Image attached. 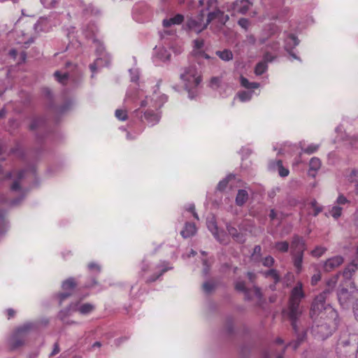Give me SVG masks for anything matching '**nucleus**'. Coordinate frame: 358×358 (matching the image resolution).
<instances>
[{"label": "nucleus", "instance_id": "obj_1", "mask_svg": "<svg viewBox=\"0 0 358 358\" xmlns=\"http://www.w3.org/2000/svg\"><path fill=\"white\" fill-rule=\"evenodd\" d=\"M304 297L303 284L301 282H297L291 291L287 308L283 310V314L290 321L292 329L296 336V340L288 344L294 350L306 338V331L301 329L300 327V317L303 313V308L300 303Z\"/></svg>", "mask_w": 358, "mask_h": 358}, {"label": "nucleus", "instance_id": "obj_2", "mask_svg": "<svg viewBox=\"0 0 358 358\" xmlns=\"http://www.w3.org/2000/svg\"><path fill=\"white\" fill-rule=\"evenodd\" d=\"M327 297V292H322L314 299L310 310V316L312 320L329 317L331 322L335 323V320L338 319V313L330 304L326 303Z\"/></svg>", "mask_w": 358, "mask_h": 358}, {"label": "nucleus", "instance_id": "obj_3", "mask_svg": "<svg viewBox=\"0 0 358 358\" xmlns=\"http://www.w3.org/2000/svg\"><path fill=\"white\" fill-rule=\"evenodd\" d=\"M167 100L168 97L166 94H159L155 90L151 97L146 96L145 99L141 102V107H148L143 115L148 124L152 126L159 122L161 116L154 109L160 108Z\"/></svg>", "mask_w": 358, "mask_h": 358}, {"label": "nucleus", "instance_id": "obj_4", "mask_svg": "<svg viewBox=\"0 0 358 358\" xmlns=\"http://www.w3.org/2000/svg\"><path fill=\"white\" fill-rule=\"evenodd\" d=\"M37 324L33 322H27L18 327L8 338V343L11 350H15L22 346L26 341L28 335L37 329Z\"/></svg>", "mask_w": 358, "mask_h": 358}, {"label": "nucleus", "instance_id": "obj_5", "mask_svg": "<svg viewBox=\"0 0 358 358\" xmlns=\"http://www.w3.org/2000/svg\"><path fill=\"white\" fill-rule=\"evenodd\" d=\"M313 320V324L311 327V333L313 336L317 339L324 340L332 334L338 324V319L335 320V323L331 322L329 317L323 319L317 318Z\"/></svg>", "mask_w": 358, "mask_h": 358}, {"label": "nucleus", "instance_id": "obj_6", "mask_svg": "<svg viewBox=\"0 0 358 358\" xmlns=\"http://www.w3.org/2000/svg\"><path fill=\"white\" fill-rule=\"evenodd\" d=\"M180 78L182 80L185 89L189 93V97L192 99L193 90L198 87L201 81L199 72L195 66H189L184 69L180 73Z\"/></svg>", "mask_w": 358, "mask_h": 358}, {"label": "nucleus", "instance_id": "obj_7", "mask_svg": "<svg viewBox=\"0 0 358 358\" xmlns=\"http://www.w3.org/2000/svg\"><path fill=\"white\" fill-rule=\"evenodd\" d=\"M94 310V306L90 303H85L80 304V303H71L69 306L64 309L61 310L59 313V317L62 321L64 320V319L70 315L72 313L74 312H79L81 315H88L91 313Z\"/></svg>", "mask_w": 358, "mask_h": 358}, {"label": "nucleus", "instance_id": "obj_8", "mask_svg": "<svg viewBox=\"0 0 358 358\" xmlns=\"http://www.w3.org/2000/svg\"><path fill=\"white\" fill-rule=\"evenodd\" d=\"M208 25L207 20H205L204 11L201 10L197 15L187 19L185 29L188 31L199 34L206 29Z\"/></svg>", "mask_w": 358, "mask_h": 358}, {"label": "nucleus", "instance_id": "obj_9", "mask_svg": "<svg viewBox=\"0 0 358 358\" xmlns=\"http://www.w3.org/2000/svg\"><path fill=\"white\" fill-rule=\"evenodd\" d=\"M235 289L244 294L245 299L250 301L254 297L257 298L259 301H261L263 299V294L261 292L260 288L254 286L252 289L248 288L245 286V282L241 280H237L235 282Z\"/></svg>", "mask_w": 358, "mask_h": 358}, {"label": "nucleus", "instance_id": "obj_10", "mask_svg": "<svg viewBox=\"0 0 358 358\" xmlns=\"http://www.w3.org/2000/svg\"><path fill=\"white\" fill-rule=\"evenodd\" d=\"M229 18V15L224 14L223 11L220 9H215L208 12L206 20L208 24H211L210 28L215 26L216 29H220L226 24Z\"/></svg>", "mask_w": 358, "mask_h": 358}, {"label": "nucleus", "instance_id": "obj_11", "mask_svg": "<svg viewBox=\"0 0 358 358\" xmlns=\"http://www.w3.org/2000/svg\"><path fill=\"white\" fill-rule=\"evenodd\" d=\"M184 16L182 14H177L169 19H164L162 22V25L166 29L160 32L161 38L164 40L168 36L174 37L176 36V31L173 29H169V28L172 25L182 24Z\"/></svg>", "mask_w": 358, "mask_h": 358}, {"label": "nucleus", "instance_id": "obj_12", "mask_svg": "<svg viewBox=\"0 0 358 358\" xmlns=\"http://www.w3.org/2000/svg\"><path fill=\"white\" fill-rule=\"evenodd\" d=\"M252 6V2L250 0L236 1L228 6L227 10L231 13V15L236 14L245 15Z\"/></svg>", "mask_w": 358, "mask_h": 358}, {"label": "nucleus", "instance_id": "obj_13", "mask_svg": "<svg viewBox=\"0 0 358 358\" xmlns=\"http://www.w3.org/2000/svg\"><path fill=\"white\" fill-rule=\"evenodd\" d=\"M284 35L285 38V49L286 51L289 52L290 56H292L295 59H299V58L293 53L291 50L294 48L296 45H299V41L298 38L293 34H289L287 32H285Z\"/></svg>", "mask_w": 358, "mask_h": 358}, {"label": "nucleus", "instance_id": "obj_14", "mask_svg": "<svg viewBox=\"0 0 358 358\" xmlns=\"http://www.w3.org/2000/svg\"><path fill=\"white\" fill-rule=\"evenodd\" d=\"M291 254L303 253L306 250V245L303 238L298 235H294L291 241Z\"/></svg>", "mask_w": 358, "mask_h": 358}, {"label": "nucleus", "instance_id": "obj_15", "mask_svg": "<svg viewBox=\"0 0 358 358\" xmlns=\"http://www.w3.org/2000/svg\"><path fill=\"white\" fill-rule=\"evenodd\" d=\"M76 286L75 280L72 278H70L67 279L66 280L64 281L62 283V289L66 291L63 293H60L59 294V304H62V302L67 298H69L71 293L69 292H67L69 290L72 291Z\"/></svg>", "mask_w": 358, "mask_h": 358}, {"label": "nucleus", "instance_id": "obj_16", "mask_svg": "<svg viewBox=\"0 0 358 358\" xmlns=\"http://www.w3.org/2000/svg\"><path fill=\"white\" fill-rule=\"evenodd\" d=\"M110 56L109 55H97L96 60L90 65V69L94 74L99 68L108 66L110 63Z\"/></svg>", "mask_w": 358, "mask_h": 358}, {"label": "nucleus", "instance_id": "obj_17", "mask_svg": "<svg viewBox=\"0 0 358 358\" xmlns=\"http://www.w3.org/2000/svg\"><path fill=\"white\" fill-rule=\"evenodd\" d=\"M337 296L338 300L343 308H348L353 301L352 294L345 288L339 290Z\"/></svg>", "mask_w": 358, "mask_h": 358}, {"label": "nucleus", "instance_id": "obj_18", "mask_svg": "<svg viewBox=\"0 0 358 358\" xmlns=\"http://www.w3.org/2000/svg\"><path fill=\"white\" fill-rule=\"evenodd\" d=\"M343 257L340 255L331 257L324 262V270L326 272H330L341 266L343 263Z\"/></svg>", "mask_w": 358, "mask_h": 358}, {"label": "nucleus", "instance_id": "obj_19", "mask_svg": "<svg viewBox=\"0 0 358 358\" xmlns=\"http://www.w3.org/2000/svg\"><path fill=\"white\" fill-rule=\"evenodd\" d=\"M226 227L229 234L235 241L240 243H243L245 241V237L244 234L239 233L236 228L231 226L230 224H227Z\"/></svg>", "mask_w": 358, "mask_h": 358}, {"label": "nucleus", "instance_id": "obj_20", "mask_svg": "<svg viewBox=\"0 0 358 358\" xmlns=\"http://www.w3.org/2000/svg\"><path fill=\"white\" fill-rule=\"evenodd\" d=\"M345 180L352 184H354L355 190L358 192V169H353L348 170L345 173Z\"/></svg>", "mask_w": 358, "mask_h": 358}, {"label": "nucleus", "instance_id": "obj_21", "mask_svg": "<svg viewBox=\"0 0 358 358\" xmlns=\"http://www.w3.org/2000/svg\"><path fill=\"white\" fill-rule=\"evenodd\" d=\"M158 268L160 269L159 273H155L148 279V282H154L157 280L161 275H162L164 273L173 268L172 266L169 265V263L167 262H162L157 266Z\"/></svg>", "mask_w": 358, "mask_h": 358}, {"label": "nucleus", "instance_id": "obj_22", "mask_svg": "<svg viewBox=\"0 0 358 358\" xmlns=\"http://www.w3.org/2000/svg\"><path fill=\"white\" fill-rule=\"evenodd\" d=\"M155 58L164 62L170 59L171 53L169 50L164 47H156Z\"/></svg>", "mask_w": 358, "mask_h": 358}, {"label": "nucleus", "instance_id": "obj_23", "mask_svg": "<svg viewBox=\"0 0 358 358\" xmlns=\"http://www.w3.org/2000/svg\"><path fill=\"white\" fill-rule=\"evenodd\" d=\"M340 274L337 273L331 277H330L327 281H326V288L323 292H327V296L334 290L335 288L338 280L339 278Z\"/></svg>", "mask_w": 358, "mask_h": 358}, {"label": "nucleus", "instance_id": "obj_24", "mask_svg": "<svg viewBox=\"0 0 358 358\" xmlns=\"http://www.w3.org/2000/svg\"><path fill=\"white\" fill-rule=\"evenodd\" d=\"M196 229L195 224L190 222H186L184 229L181 231L180 234L185 238H189L195 234Z\"/></svg>", "mask_w": 358, "mask_h": 358}, {"label": "nucleus", "instance_id": "obj_25", "mask_svg": "<svg viewBox=\"0 0 358 358\" xmlns=\"http://www.w3.org/2000/svg\"><path fill=\"white\" fill-rule=\"evenodd\" d=\"M292 257L294 266L296 272L300 273L302 269V263L303 259V253L291 254Z\"/></svg>", "mask_w": 358, "mask_h": 358}, {"label": "nucleus", "instance_id": "obj_26", "mask_svg": "<svg viewBox=\"0 0 358 358\" xmlns=\"http://www.w3.org/2000/svg\"><path fill=\"white\" fill-rule=\"evenodd\" d=\"M358 264L355 262L349 264L343 272V275L345 279H350L352 275L357 270Z\"/></svg>", "mask_w": 358, "mask_h": 358}, {"label": "nucleus", "instance_id": "obj_27", "mask_svg": "<svg viewBox=\"0 0 358 358\" xmlns=\"http://www.w3.org/2000/svg\"><path fill=\"white\" fill-rule=\"evenodd\" d=\"M138 99V91L136 90H129L127 92L124 103L127 106L130 103L135 102Z\"/></svg>", "mask_w": 358, "mask_h": 358}, {"label": "nucleus", "instance_id": "obj_28", "mask_svg": "<svg viewBox=\"0 0 358 358\" xmlns=\"http://www.w3.org/2000/svg\"><path fill=\"white\" fill-rule=\"evenodd\" d=\"M266 278H271L273 280L274 284H277L280 280V277L275 269H270L264 273ZM271 289L274 290L275 289V285H271Z\"/></svg>", "mask_w": 358, "mask_h": 358}, {"label": "nucleus", "instance_id": "obj_29", "mask_svg": "<svg viewBox=\"0 0 358 358\" xmlns=\"http://www.w3.org/2000/svg\"><path fill=\"white\" fill-rule=\"evenodd\" d=\"M215 55L224 62L231 61L234 57L232 52L229 49L217 50L215 52Z\"/></svg>", "mask_w": 358, "mask_h": 358}, {"label": "nucleus", "instance_id": "obj_30", "mask_svg": "<svg viewBox=\"0 0 358 358\" xmlns=\"http://www.w3.org/2000/svg\"><path fill=\"white\" fill-rule=\"evenodd\" d=\"M248 194L245 189H239L236 197V203L242 206L248 200Z\"/></svg>", "mask_w": 358, "mask_h": 358}, {"label": "nucleus", "instance_id": "obj_31", "mask_svg": "<svg viewBox=\"0 0 358 358\" xmlns=\"http://www.w3.org/2000/svg\"><path fill=\"white\" fill-rule=\"evenodd\" d=\"M25 170H20L17 173V177L13 182L10 189L13 191H17L20 189V180L25 176Z\"/></svg>", "mask_w": 358, "mask_h": 358}, {"label": "nucleus", "instance_id": "obj_32", "mask_svg": "<svg viewBox=\"0 0 358 358\" xmlns=\"http://www.w3.org/2000/svg\"><path fill=\"white\" fill-rule=\"evenodd\" d=\"M309 166H310L309 174L311 175L313 177H315V173L312 174L310 173V171H317L320 169L321 162H320V159L317 158V157L311 158V159L310 160Z\"/></svg>", "mask_w": 358, "mask_h": 358}, {"label": "nucleus", "instance_id": "obj_33", "mask_svg": "<svg viewBox=\"0 0 358 358\" xmlns=\"http://www.w3.org/2000/svg\"><path fill=\"white\" fill-rule=\"evenodd\" d=\"M241 85L246 89H257L259 87V84L255 82H250L247 78L241 76L240 78Z\"/></svg>", "mask_w": 358, "mask_h": 358}, {"label": "nucleus", "instance_id": "obj_34", "mask_svg": "<svg viewBox=\"0 0 358 358\" xmlns=\"http://www.w3.org/2000/svg\"><path fill=\"white\" fill-rule=\"evenodd\" d=\"M287 347V346L284 347L282 348V353H276L275 352H274L273 346V345L270 346L269 349L268 350H266L263 352L262 356L264 358H269L272 355H273L276 356L277 358H282V355L285 352V348Z\"/></svg>", "mask_w": 358, "mask_h": 358}, {"label": "nucleus", "instance_id": "obj_35", "mask_svg": "<svg viewBox=\"0 0 358 358\" xmlns=\"http://www.w3.org/2000/svg\"><path fill=\"white\" fill-rule=\"evenodd\" d=\"M45 125V121L43 117L34 118L30 124V129L35 130L39 128H43Z\"/></svg>", "mask_w": 358, "mask_h": 358}, {"label": "nucleus", "instance_id": "obj_36", "mask_svg": "<svg viewBox=\"0 0 358 358\" xmlns=\"http://www.w3.org/2000/svg\"><path fill=\"white\" fill-rule=\"evenodd\" d=\"M268 69V65L265 62L261 61L258 62L255 68V73L257 76H261Z\"/></svg>", "mask_w": 358, "mask_h": 358}, {"label": "nucleus", "instance_id": "obj_37", "mask_svg": "<svg viewBox=\"0 0 358 358\" xmlns=\"http://www.w3.org/2000/svg\"><path fill=\"white\" fill-rule=\"evenodd\" d=\"M214 237L217 241L224 245L227 244L229 241L228 235L223 230H219Z\"/></svg>", "mask_w": 358, "mask_h": 358}, {"label": "nucleus", "instance_id": "obj_38", "mask_svg": "<svg viewBox=\"0 0 358 358\" xmlns=\"http://www.w3.org/2000/svg\"><path fill=\"white\" fill-rule=\"evenodd\" d=\"M342 208L336 205L329 209L328 213H326L327 216H332L334 218L337 219L341 215Z\"/></svg>", "mask_w": 358, "mask_h": 358}, {"label": "nucleus", "instance_id": "obj_39", "mask_svg": "<svg viewBox=\"0 0 358 358\" xmlns=\"http://www.w3.org/2000/svg\"><path fill=\"white\" fill-rule=\"evenodd\" d=\"M55 79L62 85H66L69 80V73H61L60 71H57L54 73Z\"/></svg>", "mask_w": 358, "mask_h": 358}, {"label": "nucleus", "instance_id": "obj_40", "mask_svg": "<svg viewBox=\"0 0 358 358\" xmlns=\"http://www.w3.org/2000/svg\"><path fill=\"white\" fill-rule=\"evenodd\" d=\"M99 13L100 10L92 3H90L87 6H85L83 8V13L85 15H98Z\"/></svg>", "mask_w": 358, "mask_h": 358}, {"label": "nucleus", "instance_id": "obj_41", "mask_svg": "<svg viewBox=\"0 0 358 358\" xmlns=\"http://www.w3.org/2000/svg\"><path fill=\"white\" fill-rule=\"evenodd\" d=\"M93 42L96 47V55L101 56V55H108L107 52H106L105 48H104L103 45L99 41L94 39L93 41Z\"/></svg>", "mask_w": 358, "mask_h": 358}, {"label": "nucleus", "instance_id": "obj_42", "mask_svg": "<svg viewBox=\"0 0 358 358\" xmlns=\"http://www.w3.org/2000/svg\"><path fill=\"white\" fill-rule=\"evenodd\" d=\"M327 251V248L323 246H317L310 252V255L313 257L319 258L322 256Z\"/></svg>", "mask_w": 358, "mask_h": 358}, {"label": "nucleus", "instance_id": "obj_43", "mask_svg": "<svg viewBox=\"0 0 358 358\" xmlns=\"http://www.w3.org/2000/svg\"><path fill=\"white\" fill-rule=\"evenodd\" d=\"M115 115L117 119H118L119 120H121V121H125L128 117L127 111L125 108L124 109H122V108L117 109L115 112Z\"/></svg>", "mask_w": 358, "mask_h": 358}, {"label": "nucleus", "instance_id": "obj_44", "mask_svg": "<svg viewBox=\"0 0 358 358\" xmlns=\"http://www.w3.org/2000/svg\"><path fill=\"white\" fill-rule=\"evenodd\" d=\"M234 177V176L233 175H229L225 178L220 180L217 184V189L220 191H223L227 187L229 181Z\"/></svg>", "mask_w": 358, "mask_h": 358}, {"label": "nucleus", "instance_id": "obj_45", "mask_svg": "<svg viewBox=\"0 0 358 358\" xmlns=\"http://www.w3.org/2000/svg\"><path fill=\"white\" fill-rule=\"evenodd\" d=\"M252 94V92L241 91L238 94V96L241 101L245 102L250 101Z\"/></svg>", "mask_w": 358, "mask_h": 358}, {"label": "nucleus", "instance_id": "obj_46", "mask_svg": "<svg viewBox=\"0 0 358 358\" xmlns=\"http://www.w3.org/2000/svg\"><path fill=\"white\" fill-rule=\"evenodd\" d=\"M276 165L278 168V173L281 177H286L289 175V170L282 166V161L278 159L276 161Z\"/></svg>", "mask_w": 358, "mask_h": 358}, {"label": "nucleus", "instance_id": "obj_47", "mask_svg": "<svg viewBox=\"0 0 358 358\" xmlns=\"http://www.w3.org/2000/svg\"><path fill=\"white\" fill-rule=\"evenodd\" d=\"M61 0H41V3L47 8H52L57 7Z\"/></svg>", "mask_w": 358, "mask_h": 358}, {"label": "nucleus", "instance_id": "obj_48", "mask_svg": "<svg viewBox=\"0 0 358 358\" xmlns=\"http://www.w3.org/2000/svg\"><path fill=\"white\" fill-rule=\"evenodd\" d=\"M275 248L281 252H287L289 250V243L287 241L277 242Z\"/></svg>", "mask_w": 358, "mask_h": 358}, {"label": "nucleus", "instance_id": "obj_49", "mask_svg": "<svg viewBox=\"0 0 358 358\" xmlns=\"http://www.w3.org/2000/svg\"><path fill=\"white\" fill-rule=\"evenodd\" d=\"M207 227L212 233V234L213 235V236L217 234L219 229L217 226L215 221L213 219L208 220Z\"/></svg>", "mask_w": 358, "mask_h": 358}, {"label": "nucleus", "instance_id": "obj_50", "mask_svg": "<svg viewBox=\"0 0 358 358\" xmlns=\"http://www.w3.org/2000/svg\"><path fill=\"white\" fill-rule=\"evenodd\" d=\"M319 148V145L317 144H310L307 148H301L302 151L305 153H307L308 155H311L314 152H315Z\"/></svg>", "mask_w": 358, "mask_h": 358}, {"label": "nucleus", "instance_id": "obj_51", "mask_svg": "<svg viewBox=\"0 0 358 358\" xmlns=\"http://www.w3.org/2000/svg\"><path fill=\"white\" fill-rule=\"evenodd\" d=\"M311 207L313 209V216H317L322 210V207L318 205L316 200H313L310 202Z\"/></svg>", "mask_w": 358, "mask_h": 358}, {"label": "nucleus", "instance_id": "obj_52", "mask_svg": "<svg viewBox=\"0 0 358 358\" xmlns=\"http://www.w3.org/2000/svg\"><path fill=\"white\" fill-rule=\"evenodd\" d=\"M6 227V221L5 220L4 213L0 212V234H3L5 231Z\"/></svg>", "mask_w": 358, "mask_h": 358}, {"label": "nucleus", "instance_id": "obj_53", "mask_svg": "<svg viewBox=\"0 0 358 358\" xmlns=\"http://www.w3.org/2000/svg\"><path fill=\"white\" fill-rule=\"evenodd\" d=\"M275 262L274 259L268 255L262 259V264L266 267H271Z\"/></svg>", "mask_w": 358, "mask_h": 358}, {"label": "nucleus", "instance_id": "obj_54", "mask_svg": "<svg viewBox=\"0 0 358 358\" xmlns=\"http://www.w3.org/2000/svg\"><path fill=\"white\" fill-rule=\"evenodd\" d=\"M262 248L260 245H255L253 250L252 257L255 259L258 260L261 257Z\"/></svg>", "mask_w": 358, "mask_h": 358}, {"label": "nucleus", "instance_id": "obj_55", "mask_svg": "<svg viewBox=\"0 0 358 358\" xmlns=\"http://www.w3.org/2000/svg\"><path fill=\"white\" fill-rule=\"evenodd\" d=\"M238 24L241 27L245 30H247L250 26V22L248 19L243 17L238 21Z\"/></svg>", "mask_w": 358, "mask_h": 358}, {"label": "nucleus", "instance_id": "obj_56", "mask_svg": "<svg viewBox=\"0 0 358 358\" xmlns=\"http://www.w3.org/2000/svg\"><path fill=\"white\" fill-rule=\"evenodd\" d=\"M214 287V284L212 283L211 282L207 281L203 284V289L206 293L211 292L213 290Z\"/></svg>", "mask_w": 358, "mask_h": 358}, {"label": "nucleus", "instance_id": "obj_57", "mask_svg": "<svg viewBox=\"0 0 358 358\" xmlns=\"http://www.w3.org/2000/svg\"><path fill=\"white\" fill-rule=\"evenodd\" d=\"M275 56L273 55L271 52H266L264 54V56H263V62H265L266 64L268 62H273L275 59Z\"/></svg>", "mask_w": 358, "mask_h": 358}, {"label": "nucleus", "instance_id": "obj_58", "mask_svg": "<svg viewBox=\"0 0 358 358\" xmlns=\"http://www.w3.org/2000/svg\"><path fill=\"white\" fill-rule=\"evenodd\" d=\"M350 201L343 194H340L336 199L337 206L345 205L348 203Z\"/></svg>", "mask_w": 358, "mask_h": 358}, {"label": "nucleus", "instance_id": "obj_59", "mask_svg": "<svg viewBox=\"0 0 358 358\" xmlns=\"http://www.w3.org/2000/svg\"><path fill=\"white\" fill-rule=\"evenodd\" d=\"M131 81L136 82L138 80V71L137 69H130Z\"/></svg>", "mask_w": 358, "mask_h": 358}, {"label": "nucleus", "instance_id": "obj_60", "mask_svg": "<svg viewBox=\"0 0 358 358\" xmlns=\"http://www.w3.org/2000/svg\"><path fill=\"white\" fill-rule=\"evenodd\" d=\"M202 262H203V273L204 275H207L208 274L210 265L208 263V259H203L202 260Z\"/></svg>", "mask_w": 358, "mask_h": 358}, {"label": "nucleus", "instance_id": "obj_61", "mask_svg": "<svg viewBox=\"0 0 358 358\" xmlns=\"http://www.w3.org/2000/svg\"><path fill=\"white\" fill-rule=\"evenodd\" d=\"M186 210L189 211V212H192V215L194 216V217L196 220H199V216L197 215V213L195 212V206H194V204L193 203H190L189 204L187 208H186Z\"/></svg>", "mask_w": 358, "mask_h": 358}, {"label": "nucleus", "instance_id": "obj_62", "mask_svg": "<svg viewBox=\"0 0 358 358\" xmlns=\"http://www.w3.org/2000/svg\"><path fill=\"white\" fill-rule=\"evenodd\" d=\"M217 1L216 0H208L207 2V10L211 11L210 9L215 10L217 9Z\"/></svg>", "mask_w": 358, "mask_h": 358}, {"label": "nucleus", "instance_id": "obj_63", "mask_svg": "<svg viewBox=\"0 0 358 358\" xmlns=\"http://www.w3.org/2000/svg\"><path fill=\"white\" fill-rule=\"evenodd\" d=\"M204 45L203 41L202 39H196L194 41V47L195 49L199 50L203 48Z\"/></svg>", "mask_w": 358, "mask_h": 358}, {"label": "nucleus", "instance_id": "obj_64", "mask_svg": "<svg viewBox=\"0 0 358 358\" xmlns=\"http://www.w3.org/2000/svg\"><path fill=\"white\" fill-rule=\"evenodd\" d=\"M321 280V274L320 273L314 274L311 278L312 285H315Z\"/></svg>", "mask_w": 358, "mask_h": 358}]
</instances>
